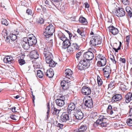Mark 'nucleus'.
Segmentation results:
<instances>
[{
    "instance_id": "e2e57ef3",
    "label": "nucleus",
    "mask_w": 132,
    "mask_h": 132,
    "mask_svg": "<svg viewBox=\"0 0 132 132\" xmlns=\"http://www.w3.org/2000/svg\"><path fill=\"white\" fill-rule=\"evenodd\" d=\"M129 115H130V116L132 115V106H131V108L129 109Z\"/></svg>"
},
{
    "instance_id": "423d86ee",
    "label": "nucleus",
    "mask_w": 132,
    "mask_h": 132,
    "mask_svg": "<svg viewBox=\"0 0 132 132\" xmlns=\"http://www.w3.org/2000/svg\"><path fill=\"white\" fill-rule=\"evenodd\" d=\"M27 38V42H28L30 46L35 45L37 43L36 38L32 34L28 35Z\"/></svg>"
},
{
    "instance_id": "aec40b11",
    "label": "nucleus",
    "mask_w": 132,
    "mask_h": 132,
    "mask_svg": "<svg viewBox=\"0 0 132 132\" xmlns=\"http://www.w3.org/2000/svg\"><path fill=\"white\" fill-rule=\"evenodd\" d=\"M3 61L5 63H8L10 64L13 63L14 62L13 57L9 56H7L4 58V59Z\"/></svg>"
},
{
    "instance_id": "3c124183",
    "label": "nucleus",
    "mask_w": 132,
    "mask_h": 132,
    "mask_svg": "<svg viewBox=\"0 0 132 132\" xmlns=\"http://www.w3.org/2000/svg\"><path fill=\"white\" fill-rule=\"evenodd\" d=\"M129 0H122L123 3L125 5H128L129 4Z\"/></svg>"
},
{
    "instance_id": "58836bf2",
    "label": "nucleus",
    "mask_w": 132,
    "mask_h": 132,
    "mask_svg": "<svg viewBox=\"0 0 132 132\" xmlns=\"http://www.w3.org/2000/svg\"><path fill=\"white\" fill-rule=\"evenodd\" d=\"M126 123L128 126H132V119L130 118L127 119L126 120Z\"/></svg>"
},
{
    "instance_id": "774afa93",
    "label": "nucleus",
    "mask_w": 132,
    "mask_h": 132,
    "mask_svg": "<svg viewBox=\"0 0 132 132\" xmlns=\"http://www.w3.org/2000/svg\"><path fill=\"white\" fill-rule=\"evenodd\" d=\"M77 32L80 35L82 32H81V30L79 29H78Z\"/></svg>"
},
{
    "instance_id": "338daca9",
    "label": "nucleus",
    "mask_w": 132,
    "mask_h": 132,
    "mask_svg": "<svg viewBox=\"0 0 132 132\" xmlns=\"http://www.w3.org/2000/svg\"><path fill=\"white\" fill-rule=\"evenodd\" d=\"M16 108L15 107H14L12 109V111L13 112H16V111H15Z\"/></svg>"
},
{
    "instance_id": "603ef678",
    "label": "nucleus",
    "mask_w": 132,
    "mask_h": 132,
    "mask_svg": "<svg viewBox=\"0 0 132 132\" xmlns=\"http://www.w3.org/2000/svg\"><path fill=\"white\" fill-rule=\"evenodd\" d=\"M114 81H111L109 84L108 85V88H111L114 85Z\"/></svg>"
},
{
    "instance_id": "bf43d9fd",
    "label": "nucleus",
    "mask_w": 132,
    "mask_h": 132,
    "mask_svg": "<svg viewBox=\"0 0 132 132\" xmlns=\"http://www.w3.org/2000/svg\"><path fill=\"white\" fill-rule=\"evenodd\" d=\"M26 13L28 15H31L32 13V11L31 10H27Z\"/></svg>"
},
{
    "instance_id": "c85d7f7f",
    "label": "nucleus",
    "mask_w": 132,
    "mask_h": 132,
    "mask_svg": "<svg viewBox=\"0 0 132 132\" xmlns=\"http://www.w3.org/2000/svg\"><path fill=\"white\" fill-rule=\"evenodd\" d=\"M79 21L80 23H83L84 25H86L88 23L87 19L83 17H80L79 19Z\"/></svg>"
},
{
    "instance_id": "9b49d317",
    "label": "nucleus",
    "mask_w": 132,
    "mask_h": 132,
    "mask_svg": "<svg viewBox=\"0 0 132 132\" xmlns=\"http://www.w3.org/2000/svg\"><path fill=\"white\" fill-rule=\"evenodd\" d=\"M82 93L85 95H88L91 93V90L89 87L86 86H83L81 90Z\"/></svg>"
},
{
    "instance_id": "6e6552de",
    "label": "nucleus",
    "mask_w": 132,
    "mask_h": 132,
    "mask_svg": "<svg viewBox=\"0 0 132 132\" xmlns=\"http://www.w3.org/2000/svg\"><path fill=\"white\" fill-rule=\"evenodd\" d=\"M73 115L77 119L80 120L83 117V114L80 109H76L74 110Z\"/></svg>"
},
{
    "instance_id": "2eb2a0df",
    "label": "nucleus",
    "mask_w": 132,
    "mask_h": 132,
    "mask_svg": "<svg viewBox=\"0 0 132 132\" xmlns=\"http://www.w3.org/2000/svg\"><path fill=\"white\" fill-rule=\"evenodd\" d=\"M87 128L86 125H82L80 126L78 129L74 130L73 132H85Z\"/></svg>"
},
{
    "instance_id": "79ce46f5",
    "label": "nucleus",
    "mask_w": 132,
    "mask_h": 132,
    "mask_svg": "<svg viewBox=\"0 0 132 132\" xmlns=\"http://www.w3.org/2000/svg\"><path fill=\"white\" fill-rule=\"evenodd\" d=\"M1 22L2 24H4L5 26H7L8 24V23L7 21L5 19L2 18L1 20Z\"/></svg>"
},
{
    "instance_id": "f3484780",
    "label": "nucleus",
    "mask_w": 132,
    "mask_h": 132,
    "mask_svg": "<svg viewBox=\"0 0 132 132\" xmlns=\"http://www.w3.org/2000/svg\"><path fill=\"white\" fill-rule=\"evenodd\" d=\"M30 55L31 58L34 59H38L39 55L36 50H33L31 51L30 53Z\"/></svg>"
},
{
    "instance_id": "13d9d810",
    "label": "nucleus",
    "mask_w": 132,
    "mask_h": 132,
    "mask_svg": "<svg viewBox=\"0 0 132 132\" xmlns=\"http://www.w3.org/2000/svg\"><path fill=\"white\" fill-rule=\"evenodd\" d=\"M85 99H87L86 101H88L89 100H92L93 101L92 98H91L90 96H87L85 97Z\"/></svg>"
},
{
    "instance_id": "39448f33",
    "label": "nucleus",
    "mask_w": 132,
    "mask_h": 132,
    "mask_svg": "<svg viewBox=\"0 0 132 132\" xmlns=\"http://www.w3.org/2000/svg\"><path fill=\"white\" fill-rule=\"evenodd\" d=\"M69 114H67L65 113L62 114L60 116L59 119V121L61 123L67 122L72 121V119H70L69 116Z\"/></svg>"
},
{
    "instance_id": "680f3d73",
    "label": "nucleus",
    "mask_w": 132,
    "mask_h": 132,
    "mask_svg": "<svg viewBox=\"0 0 132 132\" xmlns=\"http://www.w3.org/2000/svg\"><path fill=\"white\" fill-rule=\"evenodd\" d=\"M84 5L85 8H88L89 7V5L88 3L86 2L85 3Z\"/></svg>"
},
{
    "instance_id": "37998d69",
    "label": "nucleus",
    "mask_w": 132,
    "mask_h": 132,
    "mask_svg": "<svg viewBox=\"0 0 132 132\" xmlns=\"http://www.w3.org/2000/svg\"><path fill=\"white\" fill-rule=\"evenodd\" d=\"M130 36H128L126 37V45L127 46H126V48L128 49V45L129 43L130 40Z\"/></svg>"
},
{
    "instance_id": "f03ea898",
    "label": "nucleus",
    "mask_w": 132,
    "mask_h": 132,
    "mask_svg": "<svg viewBox=\"0 0 132 132\" xmlns=\"http://www.w3.org/2000/svg\"><path fill=\"white\" fill-rule=\"evenodd\" d=\"M107 118L106 117L101 116L96 121L94 125L96 124L97 125L100 126L102 127H106L108 125L106 120Z\"/></svg>"
},
{
    "instance_id": "a18cd8bd",
    "label": "nucleus",
    "mask_w": 132,
    "mask_h": 132,
    "mask_svg": "<svg viewBox=\"0 0 132 132\" xmlns=\"http://www.w3.org/2000/svg\"><path fill=\"white\" fill-rule=\"evenodd\" d=\"M105 77H106L107 78H109V76L110 75V74L111 72H107L106 71H103Z\"/></svg>"
},
{
    "instance_id": "8fccbe9b",
    "label": "nucleus",
    "mask_w": 132,
    "mask_h": 132,
    "mask_svg": "<svg viewBox=\"0 0 132 132\" xmlns=\"http://www.w3.org/2000/svg\"><path fill=\"white\" fill-rule=\"evenodd\" d=\"M44 21V20L41 18H39L37 20V23L40 24L43 23Z\"/></svg>"
},
{
    "instance_id": "5fc2aeb1",
    "label": "nucleus",
    "mask_w": 132,
    "mask_h": 132,
    "mask_svg": "<svg viewBox=\"0 0 132 132\" xmlns=\"http://www.w3.org/2000/svg\"><path fill=\"white\" fill-rule=\"evenodd\" d=\"M47 118H48V116L49 115V113L50 112V105L49 104V103H48V104L47 105Z\"/></svg>"
},
{
    "instance_id": "e433bc0d",
    "label": "nucleus",
    "mask_w": 132,
    "mask_h": 132,
    "mask_svg": "<svg viewBox=\"0 0 132 132\" xmlns=\"http://www.w3.org/2000/svg\"><path fill=\"white\" fill-rule=\"evenodd\" d=\"M97 80L98 85L99 86H100L102 85L103 83L102 80L98 76H97Z\"/></svg>"
},
{
    "instance_id": "393cba45",
    "label": "nucleus",
    "mask_w": 132,
    "mask_h": 132,
    "mask_svg": "<svg viewBox=\"0 0 132 132\" xmlns=\"http://www.w3.org/2000/svg\"><path fill=\"white\" fill-rule=\"evenodd\" d=\"M46 61L47 63L49 64V66L50 67H54L57 64L53 60V58H51Z\"/></svg>"
},
{
    "instance_id": "ddd939ff",
    "label": "nucleus",
    "mask_w": 132,
    "mask_h": 132,
    "mask_svg": "<svg viewBox=\"0 0 132 132\" xmlns=\"http://www.w3.org/2000/svg\"><path fill=\"white\" fill-rule=\"evenodd\" d=\"M76 105L73 103H71L68 105L67 109V112L69 114H70L72 110L75 108Z\"/></svg>"
},
{
    "instance_id": "052dcab7",
    "label": "nucleus",
    "mask_w": 132,
    "mask_h": 132,
    "mask_svg": "<svg viewBox=\"0 0 132 132\" xmlns=\"http://www.w3.org/2000/svg\"><path fill=\"white\" fill-rule=\"evenodd\" d=\"M120 61L121 62L123 63H125L126 62V60L125 58H120Z\"/></svg>"
},
{
    "instance_id": "4c0bfd02",
    "label": "nucleus",
    "mask_w": 132,
    "mask_h": 132,
    "mask_svg": "<svg viewBox=\"0 0 132 132\" xmlns=\"http://www.w3.org/2000/svg\"><path fill=\"white\" fill-rule=\"evenodd\" d=\"M102 70L103 71L111 72V69L109 66L106 65L104 68Z\"/></svg>"
},
{
    "instance_id": "f257e3e1",
    "label": "nucleus",
    "mask_w": 132,
    "mask_h": 132,
    "mask_svg": "<svg viewBox=\"0 0 132 132\" xmlns=\"http://www.w3.org/2000/svg\"><path fill=\"white\" fill-rule=\"evenodd\" d=\"M55 30L54 27L52 24H50L46 28L43 34L46 38H49L53 35Z\"/></svg>"
},
{
    "instance_id": "a878e982",
    "label": "nucleus",
    "mask_w": 132,
    "mask_h": 132,
    "mask_svg": "<svg viewBox=\"0 0 132 132\" xmlns=\"http://www.w3.org/2000/svg\"><path fill=\"white\" fill-rule=\"evenodd\" d=\"M85 105L88 108H92L93 106V101L92 100L85 101L84 103Z\"/></svg>"
},
{
    "instance_id": "6ab92c4d",
    "label": "nucleus",
    "mask_w": 132,
    "mask_h": 132,
    "mask_svg": "<svg viewBox=\"0 0 132 132\" xmlns=\"http://www.w3.org/2000/svg\"><path fill=\"white\" fill-rule=\"evenodd\" d=\"M125 102L127 103H129L132 100V93L129 92L125 96Z\"/></svg>"
},
{
    "instance_id": "6e6d98bb",
    "label": "nucleus",
    "mask_w": 132,
    "mask_h": 132,
    "mask_svg": "<svg viewBox=\"0 0 132 132\" xmlns=\"http://www.w3.org/2000/svg\"><path fill=\"white\" fill-rule=\"evenodd\" d=\"M10 118L14 120H17V117L15 115H11L10 116Z\"/></svg>"
},
{
    "instance_id": "c756f323",
    "label": "nucleus",
    "mask_w": 132,
    "mask_h": 132,
    "mask_svg": "<svg viewBox=\"0 0 132 132\" xmlns=\"http://www.w3.org/2000/svg\"><path fill=\"white\" fill-rule=\"evenodd\" d=\"M82 62L81 63H82L83 64H84L85 65H87L88 64V68L89 67L90 64V61L89 60H87L86 59H85V58H82L80 60Z\"/></svg>"
},
{
    "instance_id": "69168bd1",
    "label": "nucleus",
    "mask_w": 132,
    "mask_h": 132,
    "mask_svg": "<svg viewBox=\"0 0 132 132\" xmlns=\"http://www.w3.org/2000/svg\"><path fill=\"white\" fill-rule=\"evenodd\" d=\"M80 35H81L82 38L84 39H85V36L84 32H82Z\"/></svg>"
},
{
    "instance_id": "7ed1b4c3",
    "label": "nucleus",
    "mask_w": 132,
    "mask_h": 132,
    "mask_svg": "<svg viewBox=\"0 0 132 132\" xmlns=\"http://www.w3.org/2000/svg\"><path fill=\"white\" fill-rule=\"evenodd\" d=\"M66 96L59 94L57 96V99L55 100V103L56 105L60 107L63 106L65 104L64 101L65 100Z\"/></svg>"
},
{
    "instance_id": "4be33fe9",
    "label": "nucleus",
    "mask_w": 132,
    "mask_h": 132,
    "mask_svg": "<svg viewBox=\"0 0 132 132\" xmlns=\"http://www.w3.org/2000/svg\"><path fill=\"white\" fill-rule=\"evenodd\" d=\"M122 98V95L121 94H117L114 95L112 97V101H117L121 100Z\"/></svg>"
},
{
    "instance_id": "49530a36",
    "label": "nucleus",
    "mask_w": 132,
    "mask_h": 132,
    "mask_svg": "<svg viewBox=\"0 0 132 132\" xmlns=\"http://www.w3.org/2000/svg\"><path fill=\"white\" fill-rule=\"evenodd\" d=\"M120 88L123 91H126L127 89L126 86L123 84L121 85Z\"/></svg>"
},
{
    "instance_id": "5701e85b",
    "label": "nucleus",
    "mask_w": 132,
    "mask_h": 132,
    "mask_svg": "<svg viewBox=\"0 0 132 132\" xmlns=\"http://www.w3.org/2000/svg\"><path fill=\"white\" fill-rule=\"evenodd\" d=\"M46 76L49 78L52 77L54 75V72L53 70L51 68H50L47 70L46 72H45Z\"/></svg>"
},
{
    "instance_id": "2f4dec72",
    "label": "nucleus",
    "mask_w": 132,
    "mask_h": 132,
    "mask_svg": "<svg viewBox=\"0 0 132 132\" xmlns=\"http://www.w3.org/2000/svg\"><path fill=\"white\" fill-rule=\"evenodd\" d=\"M59 38L62 41H64L65 40L68 38L66 37L64 35H63L62 33L58 34Z\"/></svg>"
},
{
    "instance_id": "1a4fd4ad",
    "label": "nucleus",
    "mask_w": 132,
    "mask_h": 132,
    "mask_svg": "<svg viewBox=\"0 0 132 132\" xmlns=\"http://www.w3.org/2000/svg\"><path fill=\"white\" fill-rule=\"evenodd\" d=\"M115 14L119 17H122L124 16L125 12L124 9L122 8H119L116 9L115 12Z\"/></svg>"
},
{
    "instance_id": "f704fd0d",
    "label": "nucleus",
    "mask_w": 132,
    "mask_h": 132,
    "mask_svg": "<svg viewBox=\"0 0 132 132\" xmlns=\"http://www.w3.org/2000/svg\"><path fill=\"white\" fill-rule=\"evenodd\" d=\"M71 46L72 47L74 50L75 52L76 50H79L80 47L78 45L77 43H73L72 45H71Z\"/></svg>"
},
{
    "instance_id": "412c9836",
    "label": "nucleus",
    "mask_w": 132,
    "mask_h": 132,
    "mask_svg": "<svg viewBox=\"0 0 132 132\" xmlns=\"http://www.w3.org/2000/svg\"><path fill=\"white\" fill-rule=\"evenodd\" d=\"M106 62V59L105 57H103L100 61H98L97 62V64L98 66L100 67L103 66L105 65Z\"/></svg>"
},
{
    "instance_id": "dca6fc26",
    "label": "nucleus",
    "mask_w": 132,
    "mask_h": 132,
    "mask_svg": "<svg viewBox=\"0 0 132 132\" xmlns=\"http://www.w3.org/2000/svg\"><path fill=\"white\" fill-rule=\"evenodd\" d=\"M71 45V43L70 40L68 39H67L62 43V48L63 49H65L68 48Z\"/></svg>"
},
{
    "instance_id": "de8ad7c7",
    "label": "nucleus",
    "mask_w": 132,
    "mask_h": 132,
    "mask_svg": "<svg viewBox=\"0 0 132 132\" xmlns=\"http://www.w3.org/2000/svg\"><path fill=\"white\" fill-rule=\"evenodd\" d=\"M18 62L19 64L21 65L24 64L25 63V61L23 59H20L18 60Z\"/></svg>"
},
{
    "instance_id": "4468645a",
    "label": "nucleus",
    "mask_w": 132,
    "mask_h": 132,
    "mask_svg": "<svg viewBox=\"0 0 132 132\" xmlns=\"http://www.w3.org/2000/svg\"><path fill=\"white\" fill-rule=\"evenodd\" d=\"M65 74L66 75V77L71 80L73 79V77L72 76V72L71 69H67L65 71Z\"/></svg>"
},
{
    "instance_id": "f8f14e48",
    "label": "nucleus",
    "mask_w": 132,
    "mask_h": 132,
    "mask_svg": "<svg viewBox=\"0 0 132 132\" xmlns=\"http://www.w3.org/2000/svg\"><path fill=\"white\" fill-rule=\"evenodd\" d=\"M27 38H24L23 40L21 43V45L23 48L26 50H28L30 46L28 42Z\"/></svg>"
},
{
    "instance_id": "20e7f679",
    "label": "nucleus",
    "mask_w": 132,
    "mask_h": 132,
    "mask_svg": "<svg viewBox=\"0 0 132 132\" xmlns=\"http://www.w3.org/2000/svg\"><path fill=\"white\" fill-rule=\"evenodd\" d=\"M102 39L99 35L93 36L91 38L89 43L91 46H94L101 43Z\"/></svg>"
},
{
    "instance_id": "0eeeda50",
    "label": "nucleus",
    "mask_w": 132,
    "mask_h": 132,
    "mask_svg": "<svg viewBox=\"0 0 132 132\" xmlns=\"http://www.w3.org/2000/svg\"><path fill=\"white\" fill-rule=\"evenodd\" d=\"M43 56L44 58L45 59L46 61L48 60H49L51 58H53V57L52 53L49 52L47 47L46 48H44V51L43 53Z\"/></svg>"
},
{
    "instance_id": "b1692460",
    "label": "nucleus",
    "mask_w": 132,
    "mask_h": 132,
    "mask_svg": "<svg viewBox=\"0 0 132 132\" xmlns=\"http://www.w3.org/2000/svg\"><path fill=\"white\" fill-rule=\"evenodd\" d=\"M81 61H80L79 63L77 66V68L81 70L86 69L88 68V64L87 65H85L84 64H82V63Z\"/></svg>"
},
{
    "instance_id": "c03bdc74",
    "label": "nucleus",
    "mask_w": 132,
    "mask_h": 132,
    "mask_svg": "<svg viewBox=\"0 0 132 132\" xmlns=\"http://www.w3.org/2000/svg\"><path fill=\"white\" fill-rule=\"evenodd\" d=\"M126 10L127 12V15L128 16L129 14V13H130L131 12V9L130 7L127 6L126 8Z\"/></svg>"
},
{
    "instance_id": "cd10ccee",
    "label": "nucleus",
    "mask_w": 132,
    "mask_h": 132,
    "mask_svg": "<svg viewBox=\"0 0 132 132\" xmlns=\"http://www.w3.org/2000/svg\"><path fill=\"white\" fill-rule=\"evenodd\" d=\"M68 84L66 83V81L65 80L62 81L61 82V86L64 90L67 89L69 88Z\"/></svg>"
},
{
    "instance_id": "4d7b16f0",
    "label": "nucleus",
    "mask_w": 132,
    "mask_h": 132,
    "mask_svg": "<svg viewBox=\"0 0 132 132\" xmlns=\"http://www.w3.org/2000/svg\"><path fill=\"white\" fill-rule=\"evenodd\" d=\"M81 54V52H79L77 53L76 55V57L77 59L78 60L79 59L80 57V56Z\"/></svg>"
},
{
    "instance_id": "a211bd4d",
    "label": "nucleus",
    "mask_w": 132,
    "mask_h": 132,
    "mask_svg": "<svg viewBox=\"0 0 132 132\" xmlns=\"http://www.w3.org/2000/svg\"><path fill=\"white\" fill-rule=\"evenodd\" d=\"M109 29V31L112 33L114 35H116L119 32V31L118 29L113 26H110L108 27Z\"/></svg>"
},
{
    "instance_id": "bb28decb",
    "label": "nucleus",
    "mask_w": 132,
    "mask_h": 132,
    "mask_svg": "<svg viewBox=\"0 0 132 132\" xmlns=\"http://www.w3.org/2000/svg\"><path fill=\"white\" fill-rule=\"evenodd\" d=\"M61 0H51L52 4L56 7H59L60 1Z\"/></svg>"
},
{
    "instance_id": "9d476101",
    "label": "nucleus",
    "mask_w": 132,
    "mask_h": 132,
    "mask_svg": "<svg viewBox=\"0 0 132 132\" xmlns=\"http://www.w3.org/2000/svg\"><path fill=\"white\" fill-rule=\"evenodd\" d=\"M84 58H85L87 60H92L94 57L93 53L90 51H88L85 53L83 56Z\"/></svg>"
},
{
    "instance_id": "ea45409f",
    "label": "nucleus",
    "mask_w": 132,
    "mask_h": 132,
    "mask_svg": "<svg viewBox=\"0 0 132 132\" xmlns=\"http://www.w3.org/2000/svg\"><path fill=\"white\" fill-rule=\"evenodd\" d=\"M10 36L11 40L13 41L15 40L17 38L16 35L15 34H10Z\"/></svg>"
},
{
    "instance_id": "a19ab883",
    "label": "nucleus",
    "mask_w": 132,
    "mask_h": 132,
    "mask_svg": "<svg viewBox=\"0 0 132 132\" xmlns=\"http://www.w3.org/2000/svg\"><path fill=\"white\" fill-rule=\"evenodd\" d=\"M67 48V51L69 53H72L74 52H75L72 46Z\"/></svg>"
},
{
    "instance_id": "7c9ffc66",
    "label": "nucleus",
    "mask_w": 132,
    "mask_h": 132,
    "mask_svg": "<svg viewBox=\"0 0 132 132\" xmlns=\"http://www.w3.org/2000/svg\"><path fill=\"white\" fill-rule=\"evenodd\" d=\"M60 110H59L56 108L55 107H53V111L52 112V114L53 115H56L59 116V114L60 113Z\"/></svg>"
},
{
    "instance_id": "0e129e2a",
    "label": "nucleus",
    "mask_w": 132,
    "mask_h": 132,
    "mask_svg": "<svg viewBox=\"0 0 132 132\" xmlns=\"http://www.w3.org/2000/svg\"><path fill=\"white\" fill-rule=\"evenodd\" d=\"M59 126L58 127H59L60 129H62L63 128V125L62 124L59 123L58 124Z\"/></svg>"
},
{
    "instance_id": "864d4df0",
    "label": "nucleus",
    "mask_w": 132,
    "mask_h": 132,
    "mask_svg": "<svg viewBox=\"0 0 132 132\" xmlns=\"http://www.w3.org/2000/svg\"><path fill=\"white\" fill-rule=\"evenodd\" d=\"M113 63H116V61L114 59V56L113 55H112L110 58Z\"/></svg>"
},
{
    "instance_id": "c9c22d12",
    "label": "nucleus",
    "mask_w": 132,
    "mask_h": 132,
    "mask_svg": "<svg viewBox=\"0 0 132 132\" xmlns=\"http://www.w3.org/2000/svg\"><path fill=\"white\" fill-rule=\"evenodd\" d=\"M37 75L40 78H42L44 75L43 72L41 70H38L37 71Z\"/></svg>"
},
{
    "instance_id": "72a5a7b5",
    "label": "nucleus",
    "mask_w": 132,
    "mask_h": 132,
    "mask_svg": "<svg viewBox=\"0 0 132 132\" xmlns=\"http://www.w3.org/2000/svg\"><path fill=\"white\" fill-rule=\"evenodd\" d=\"M107 113L111 115L113 113V110L112 109V106L110 105H109L107 109Z\"/></svg>"
},
{
    "instance_id": "473e14b6",
    "label": "nucleus",
    "mask_w": 132,
    "mask_h": 132,
    "mask_svg": "<svg viewBox=\"0 0 132 132\" xmlns=\"http://www.w3.org/2000/svg\"><path fill=\"white\" fill-rule=\"evenodd\" d=\"M117 45V43H115L113 44V46H112L113 49L115 50L116 52H118V51L120 50L121 48V43L120 42V45L118 47L117 49L116 48H115V46L116 45Z\"/></svg>"
},
{
    "instance_id": "09e8293b",
    "label": "nucleus",
    "mask_w": 132,
    "mask_h": 132,
    "mask_svg": "<svg viewBox=\"0 0 132 132\" xmlns=\"http://www.w3.org/2000/svg\"><path fill=\"white\" fill-rule=\"evenodd\" d=\"M104 57L102 55L99 54L96 57V60H101L102 59V58H103V57Z\"/></svg>"
}]
</instances>
